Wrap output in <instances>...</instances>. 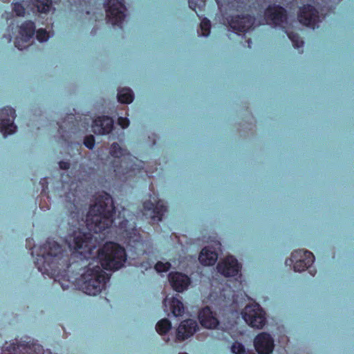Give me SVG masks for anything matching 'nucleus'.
Returning a JSON list of instances; mask_svg holds the SVG:
<instances>
[{"label": "nucleus", "mask_w": 354, "mask_h": 354, "mask_svg": "<svg viewBox=\"0 0 354 354\" xmlns=\"http://www.w3.org/2000/svg\"><path fill=\"white\" fill-rule=\"evenodd\" d=\"M197 329L198 324L195 320L191 319L184 320L180 324L176 330V339L179 342L184 341L193 335Z\"/></svg>", "instance_id": "11"}, {"label": "nucleus", "mask_w": 354, "mask_h": 354, "mask_svg": "<svg viewBox=\"0 0 354 354\" xmlns=\"http://www.w3.org/2000/svg\"><path fill=\"white\" fill-rule=\"evenodd\" d=\"M113 128V120L109 116H100L93 122V129L95 133L106 135L111 133Z\"/></svg>", "instance_id": "15"}, {"label": "nucleus", "mask_w": 354, "mask_h": 354, "mask_svg": "<svg viewBox=\"0 0 354 354\" xmlns=\"http://www.w3.org/2000/svg\"><path fill=\"white\" fill-rule=\"evenodd\" d=\"M59 166L61 169L67 170L70 167V162L68 161L61 160L59 162Z\"/></svg>", "instance_id": "37"}, {"label": "nucleus", "mask_w": 354, "mask_h": 354, "mask_svg": "<svg viewBox=\"0 0 354 354\" xmlns=\"http://www.w3.org/2000/svg\"><path fill=\"white\" fill-rule=\"evenodd\" d=\"M131 230H132V231H133V232H136V231H137V230H136V227H135V226H134ZM133 233L135 234V232H133Z\"/></svg>", "instance_id": "42"}, {"label": "nucleus", "mask_w": 354, "mask_h": 354, "mask_svg": "<svg viewBox=\"0 0 354 354\" xmlns=\"http://www.w3.org/2000/svg\"><path fill=\"white\" fill-rule=\"evenodd\" d=\"M302 266H304V262L299 263V268H300L301 269L302 268Z\"/></svg>", "instance_id": "41"}, {"label": "nucleus", "mask_w": 354, "mask_h": 354, "mask_svg": "<svg viewBox=\"0 0 354 354\" xmlns=\"http://www.w3.org/2000/svg\"><path fill=\"white\" fill-rule=\"evenodd\" d=\"M198 320L201 326L207 329H215L219 324L216 314L209 307H205L199 312Z\"/></svg>", "instance_id": "13"}, {"label": "nucleus", "mask_w": 354, "mask_h": 354, "mask_svg": "<svg viewBox=\"0 0 354 354\" xmlns=\"http://www.w3.org/2000/svg\"><path fill=\"white\" fill-rule=\"evenodd\" d=\"M95 140L93 135L87 136L84 139V145L89 149H93L95 146Z\"/></svg>", "instance_id": "31"}, {"label": "nucleus", "mask_w": 354, "mask_h": 354, "mask_svg": "<svg viewBox=\"0 0 354 354\" xmlns=\"http://www.w3.org/2000/svg\"><path fill=\"white\" fill-rule=\"evenodd\" d=\"M39 183H40V184L42 186V190L41 192V195H45L46 194V190L48 188V183L47 178H41Z\"/></svg>", "instance_id": "36"}, {"label": "nucleus", "mask_w": 354, "mask_h": 354, "mask_svg": "<svg viewBox=\"0 0 354 354\" xmlns=\"http://www.w3.org/2000/svg\"><path fill=\"white\" fill-rule=\"evenodd\" d=\"M66 207L68 208V212L70 213V211H71V209L70 208V206L68 207V205H66Z\"/></svg>", "instance_id": "43"}, {"label": "nucleus", "mask_w": 354, "mask_h": 354, "mask_svg": "<svg viewBox=\"0 0 354 354\" xmlns=\"http://www.w3.org/2000/svg\"><path fill=\"white\" fill-rule=\"evenodd\" d=\"M143 214L149 215L151 220L155 219V203L151 201H146L142 204Z\"/></svg>", "instance_id": "25"}, {"label": "nucleus", "mask_w": 354, "mask_h": 354, "mask_svg": "<svg viewBox=\"0 0 354 354\" xmlns=\"http://www.w3.org/2000/svg\"><path fill=\"white\" fill-rule=\"evenodd\" d=\"M242 316L250 326L256 329H261L266 324V313L258 304L246 306Z\"/></svg>", "instance_id": "5"}, {"label": "nucleus", "mask_w": 354, "mask_h": 354, "mask_svg": "<svg viewBox=\"0 0 354 354\" xmlns=\"http://www.w3.org/2000/svg\"><path fill=\"white\" fill-rule=\"evenodd\" d=\"M290 260L295 263L294 270L301 272L313 263L314 256L309 251L300 250L292 252Z\"/></svg>", "instance_id": "8"}, {"label": "nucleus", "mask_w": 354, "mask_h": 354, "mask_svg": "<svg viewBox=\"0 0 354 354\" xmlns=\"http://www.w3.org/2000/svg\"><path fill=\"white\" fill-rule=\"evenodd\" d=\"M115 207L111 196L103 192L96 198L94 205L89 208L86 217V225L89 232H83L80 229L75 230L73 234L66 239V243L72 254H78L81 259H86L91 254L93 241V234L102 233L104 230L112 226L118 227L128 237H131L129 232V221L124 218L118 224L115 221Z\"/></svg>", "instance_id": "1"}, {"label": "nucleus", "mask_w": 354, "mask_h": 354, "mask_svg": "<svg viewBox=\"0 0 354 354\" xmlns=\"http://www.w3.org/2000/svg\"><path fill=\"white\" fill-rule=\"evenodd\" d=\"M35 24L33 21L28 20L21 24L19 27L21 38H16L15 46L19 50H23L28 46L30 39L35 33Z\"/></svg>", "instance_id": "7"}, {"label": "nucleus", "mask_w": 354, "mask_h": 354, "mask_svg": "<svg viewBox=\"0 0 354 354\" xmlns=\"http://www.w3.org/2000/svg\"><path fill=\"white\" fill-rule=\"evenodd\" d=\"M97 259L101 265L86 268L81 274L79 284L82 291L88 295L99 294L110 279L106 270H118L121 268L127 260L125 249L114 242H107L97 251Z\"/></svg>", "instance_id": "2"}, {"label": "nucleus", "mask_w": 354, "mask_h": 354, "mask_svg": "<svg viewBox=\"0 0 354 354\" xmlns=\"http://www.w3.org/2000/svg\"><path fill=\"white\" fill-rule=\"evenodd\" d=\"M254 24V19L249 15L233 17L230 26L234 30L245 32L250 30Z\"/></svg>", "instance_id": "18"}, {"label": "nucleus", "mask_w": 354, "mask_h": 354, "mask_svg": "<svg viewBox=\"0 0 354 354\" xmlns=\"http://www.w3.org/2000/svg\"><path fill=\"white\" fill-rule=\"evenodd\" d=\"M165 311L170 312L175 317L182 316L185 313V308L178 297H167L163 302Z\"/></svg>", "instance_id": "16"}, {"label": "nucleus", "mask_w": 354, "mask_h": 354, "mask_svg": "<svg viewBox=\"0 0 354 354\" xmlns=\"http://www.w3.org/2000/svg\"><path fill=\"white\" fill-rule=\"evenodd\" d=\"M6 39H7L8 41L10 42L12 39L11 35L10 34H8V36H6Z\"/></svg>", "instance_id": "40"}, {"label": "nucleus", "mask_w": 354, "mask_h": 354, "mask_svg": "<svg viewBox=\"0 0 354 354\" xmlns=\"http://www.w3.org/2000/svg\"><path fill=\"white\" fill-rule=\"evenodd\" d=\"M39 250L35 261L38 270L59 282L63 290L68 289L70 286L68 272L71 266L68 252L51 239H48Z\"/></svg>", "instance_id": "3"}, {"label": "nucleus", "mask_w": 354, "mask_h": 354, "mask_svg": "<svg viewBox=\"0 0 354 354\" xmlns=\"http://www.w3.org/2000/svg\"><path fill=\"white\" fill-rule=\"evenodd\" d=\"M127 149L120 147L117 142L112 143L109 149L110 155L115 158H121L125 155Z\"/></svg>", "instance_id": "24"}, {"label": "nucleus", "mask_w": 354, "mask_h": 354, "mask_svg": "<svg viewBox=\"0 0 354 354\" xmlns=\"http://www.w3.org/2000/svg\"><path fill=\"white\" fill-rule=\"evenodd\" d=\"M117 97L120 103L128 104L133 102L134 94L131 88H123L118 90Z\"/></svg>", "instance_id": "22"}, {"label": "nucleus", "mask_w": 354, "mask_h": 354, "mask_svg": "<svg viewBox=\"0 0 354 354\" xmlns=\"http://www.w3.org/2000/svg\"><path fill=\"white\" fill-rule=\"evenodd\" d=\"M169 281L172 288L178 292L187 290L191 283L189 277L183 273L176 272L169 274Z\"/></svg>", "instance_id": "12"}, {"label": "nucleus", "mask_w": 354, "mask_h": 354, "mask_svg": "<svg viewBox=\"0 0 354 354\" xmlns=\"http://www.w3.org/2000/svg\"><path fill=\"white\" fill-rule=\"evenodd\" d=\"M118 124L122 129H126L129 126L130 122L127 117H119L118 119Z\"/></svg>", "instance_id": "35"}, {"label": "nucleus", "mask_w": 354, "mask_h": 354, "mask_svg": "<svg viewBox=\"0 0 354 354\" xmlns=\"http://www.w3.org/2000/svg\"><path fill=\"white\" fill-rule=\"evenodd\" d=\"M113 167H114V171L115 173H120V167L116 165V166H113Z\"/></svg>", "instance_id": "39"}, {"label": "nucleus", "mask_w": 354, "mask_h": 354, "mask_svg": "<svg viewBox=\"0 0 354 354\" xmlns=\"http://www.w3.org/2000/svg\"><path fill=\"white\" fill-rule=\"evenodd\" d=\"M170 268V264L169 263H162L158 262L156 263V272H166Z\"/></svg>", "instance_id": "32"}, {"label": "nucleus", "mask_w": 354, "mask_h": 354, "mask_svg": "<svg viewBox=\"0 0 354 354\" xmlns=\"http://www.w3.org/2000/svg\"><path fill=\"white\" fill-rule=\"evenodd\" d=\"M6 349L9 351H20L22 354H44L43 346L38 344H32L31 345H24L17 342L12 343Z\"/></svg>", "instance_id": "19"}, {"label": "nucleus", "mask_w": 354, "mask_h": 354, "mask_svg": "<svg viewBox=\"0 0 354 354\" xmlns=\"http://www.w3.org/2000/svg\"><path fill=\"white\" fill-rule=\"evenodd\" d=\"M288 37L290 39V40L293 43V46L295 48H299L300 46H302L304 44V42L302 40L300 39L299 37L297 34L290 33L288 34Z\"/></svg>", "instance_id": "30"}, {"label": "nucleus", "mask_w": 354, "mask_h": 354, "mask_svg": "<svg viewBox=\"0 0 354 354\" xmlns=\"http://www.w3.org/2000/svg\"><path fill=\"white\" fill-rule=\"evenodd\" d=\"M180 354H187V353H180Z\"/></svg>", "instance_id": "44"}, {"label": "nucleus", "mask_w": 354, "mask_h": 354, "mask_svg": "<svg viewBox=\"0 0 354 354\" xmlns=\"http://www.w3.org/2000/svg\"><path fill=\"white\" fill-rule=\"evenodd\" d=\"M243 346L239 342H235L231 347L232 353L235 354H241L243 351Z\"/></svg>", "instance_id": "34"}, {"label": "nucleus", "mask_w": 354, "mask_h": 354, "mask_svg": "<svg viewBox=\"0 0 354 354\" xmlns=\"http://www.w3.org/2000/svg\"><path fill=\"white\" fill-rule=\"evenodd\" d=\"M124 3V0H107L104 3L107 21L113 26L122 28L127 11Z\"/></svg>", "instance_id": "4"}, {"label": "nucleus", "mask_w": 354, "mask_h": 354, "mask_svg": "<svg viewBox=\"0 0 354 354\" xmlns=\"http://www.w3.org/2000/svg\"><path fill=\"white\" fill-rule=\"evenodd\" d=\"M217 259L218 254L216 252L209 246L203 248L198 255L199 262L205 266L214 265Z\"/></svg>", "instance_id": "20"}, {"label": "nucleus", "mask_w": 354, "mask_h": 354, "mask_svg": "<svg viewBox=\"0 0 354 354\" xmlns=\"http://www.w3.org/2000/svg\"><path fill=\"white\" fill-rule=\"evenodd\" d=\"M68 205L70 206V208L71 209V211H70V216L73 218H76L78 220L79 214H80V209L77 207V205L75 203V198H74L72 201H69Z\"/></svg>", "instance_id": "27"}, {"label": "nucleus", "mask_w": 354, "mask_h": 354, "mask_svg": "<svg viewBox=\"0 0 354 354\" xmlns=\"http://www.w3.org/2000/svg\"><path fill=\"white\" fill-rule=\"evenodd\" d=\"M171 329V324L167 319H162L156 324V332L163 336V340L165 342L169 341L167 333Z\"/></svg>", "instance_id": "21"}, {"label": "nucleus", "mask_w": 354, "mask_h": 354, "mask_svg": "<svg viewBox=\"0 0 354 354\" xmlns=\"http://www.w3.org/2000/svg\"><path fill=\"white\" fill-rule=\"evenodd\" d=\"M254 346L259 354H270L274 348V341L269 334L261 333L254 338Z\"/></svg>", "instance_id": "9"}, {"label": "nucleus", "mask_w": 354, "mask_h": 354, "mask_svg": "<svg viewBox=\"0 0 354 354\" xmlns=\"http://www.w3.org/2000/svg\"><path fill=\"white\" fill-rule=\"evenodd\" d=\"M167 208L162 201L156 202V218L158 217L159 214L162 215V213L166 212Z\"/></svg>", "instance_id": "33"}, {"label": "nucleus", "mask_w": 354, "mask_h": 354, "mask_svg": "<svg viewBox=\"0 0 354 354\" xmlns=\"http://www.w3.org/2000/svg\"><path fill=\"white\" fill-rule=\"evenodd\" d=\"M36 38L40 42L46 41L48 39V32L44 28H39L36 32Z\"/></svg>", "instance_id": "29"}, {"label": "nucleus", "mask_w": 354, "mask_h": 354, "mask_svg": "<svg viewBox=\"0 0 354 354\" xmlns=\"http://www.w3.org/2000/svg\"><path fill=\"white\" fill-rule=\"evenodd\" d=\"M286 19L284 10L279 6H270L266 10L265 19L267 24L281 25Z\"/></svg>", "instance_id": "14"}, {"label": "nucleus", "mask_w": 354, "mask_h": 354, "mask_svg": "<svg viewBox=\"0 0 354 354\" xmlns=\"http://www.w3.org/2000/svg\"><path fill=\"white\" fill-rule=\"evenodd\" d=\"M33 6L40 13H47L52 7V0H31Z\"/></svg>", "instance_id": "23"}, {"label": "nucleus", "mask_w": 354, "mask_h": 354, "mask_svg": "<svg viewBox=\"0 0 354 354\" xmlns=\"http://www.w3.org/2000/svg\"><path fill=\"white\" fill-rule=\"evenodd\" d=\"M317 12L311 6H304L301 8L298 15L299 21L301 24L306 26L314 27L317 21Z\"/></svg>", "instance_id": "17"}, {"label": "nucleus", "mask_w": 354, "mask_h": 354, "mask_svg": "<svg viewBox=\"0 0 354 354\" xmlns=\"http://www.w3.org/2000/svg\"><path fill=\"white\" fill-rule=\"evenodd\" d=\"M33 242H34V240L32 238H29V239H26V243L30 250H33L35 248Z\"/></svg>", "instance_id": "38"}, {"label": "nucleus", "mask_w": 354, "mask_h": 354, "mask_svg": "<svg viewBox=\"0 0 354 354\" xmlns=\"http://www.w3.org/2000/svg\"><path fill=\"white\" fill-rule=\"evenodd\" d=\"M216 268L219 273L226 277H234L239 271V265L236 259L230 256L221 261Z\"/></svg>", "instance_id": "10"}, {"label": "nucleus", "mask_w": 354, "mask_h": 354, "mask_svg": "<svg viewBox=\"0 0 354 354\" xmlns=\"http://www.w3.org/2000/svg\"><path fill=\"white\" fill-rule=\"evenodd\" d=\"M15 118L16 111L13 108L6 106L0 110V131L4 137L16 131L17 127L14 124Z\"/></svg>", "instance_id": "6"}, {"label": "nucleus", "mask_w": 354, "mask_h": 354, "mask_svg": "<svg viewBox=\"0 0 354 354\" xmlns=\"http://www.w3.org/2000/svg\"><path fill=\"white\" fill-rule=\"evenodd\" d=\"M12 10L17 16L23 17L26 13V9L22 3L19 2H15L13 4Z\"/></svg>", "instance_id": "28"}, {"label": "nucleus", "mask_w": 354, "mask_h": 354, "mask_svg": "<svg viewBox=\"0 0 354 354\" xmlns=\"http://www.w3.org/2000/svg\"><path fill=\"white\" fill-rule=\"evenodd\" d=\"M201 33L200 35L207 37L210 32V22L209 20L204 19L201 22Z\"/></svg>", "instance_id": "26"}]
</instances>
